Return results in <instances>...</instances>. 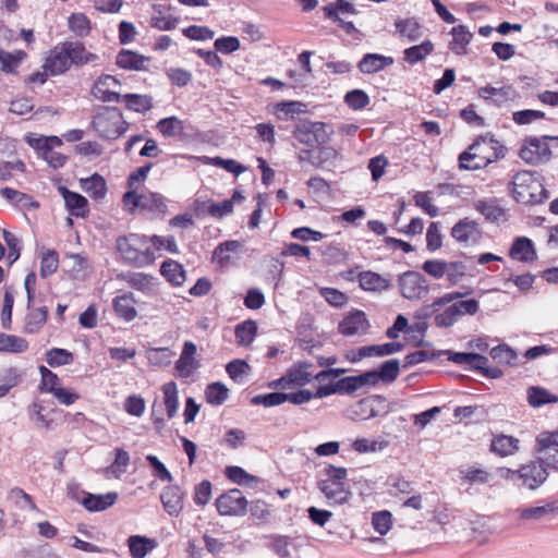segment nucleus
Instances as JSON below:
<instances>
[{
	"instance_id": "nucleus-1",
	"label": "nucleus",
	"mask_w": 558,
	"mask_h": 558,
	"mask_svg": "<svg viewBox=\"0 0 558 558\" xmlns=\"http://www.w3.org/2000/svg\"><path fill=\"white\" fill-rule=\"evenodd\" d=\"M116 248L121 258L134 267L149 266L156 259L146 235L137 233L121 235L116 240Z\"/></svg>"
},
{
	"instance_id": "nucleus-2",
	"label": "nucleus",
	"mask_w": 558,
	"mask_h": 558,
	"mask_svg": "<svg viewBox=\"0 0 558 558\" xmlns=\"http://www.w3.org/2000/svg\"><path fill=\"white\" fill-rule=\"evenodd\" d=\"M511 195L521 204H542L549 197L536 171L522 170L517 172L511 181Z\"/></svg>"
},
{
	"instance_id": "nucleus-3",
	"label": "nucleus",
	"mask_w": 558,
	"mask_h": 558,
	"mask_svg": "<svg viewBox=\"0 0 558 558\" xmlns=\"http://www.w3.org/2000/svg\"><path fill=\"white\" fill-rule=\"evenodd\" d=\"M344 368H328L316 373V398H325L333 393L350 395L362 388L359 375L348 376L333 381L337 377L344 374Z\"/></svg>"
},
{
	"instance_id": "nucleus-4",
	"label": "nucleus",
	"mask_w": 558,
	"mask_h": 558,
	"mask_svg": "<svg viewBox=\"0 0 558 558\" xmlns=\"http://www.w3.org/2000/svg\"><path fill=\"white\" fill-rule=\"evenodd\" d=\"M92 124L99 136L106 140H116L129 129V123L117 107H104L94 117Z\"/></svg>"
},
{
	"instance_id": "nucleus-5",
	"label": "nucleus",
	"mask_w": 558,
	"mask_h": 558,
	"mask_svg": "<svg viewBox=\"0 0 558 558\" xmlns=\"http://www.w3.org/2000/svg\"><path fill=\"white\" fill-rule=\"evenodd\" d=\"M551 138L554 137L549 135L525 137L519 150L520 158L534 166L547 162L551 157L548 145V141Z\"/></svg>"
},
{
	"instance_id": "nucleus-6",
	"label": "nucleus",
	"mask_w": 558,
	"mask_h": 558,
	"mask_svg": "<svg viewBox=\"0 0 558 558\" xmlns=\"http://www.w3.org/2000/svg\"><path fill=\"white\" fill-rule=\"evenodd\" d=\"M507 477H518L527 488H538L548 477L546 462L542 457H539L537 460L522 465L517 471L508 470Z\"/></svg>"
},
{
	"instance_id": "nucleus-7",
	"label": "nucleus",
	"mask_w": 558,
	"mask_h": 558,
	"mask_svg": "<svg viewBox=\"0 0 558 558\" xmlns=\"http://www.w3.org/2000/svg\"><path fill=\"white\" fill-rule=\"evenodd\" d=\"M401 295L408 300H421L428 294L429 286L426 278L418 271L408 270L398 277Z\"/></svg>"
},
{
	"instance_id": "nucleus-8",
	"label": "nucleus",
	"mask_w": 558,
	"mask_h": 558,
	"mask_svg": "<svg viewBox=\"0 0 558 558\" xmlns=\"http://www.w3.org/2000/svg\"><path fill=\"white\" fill-rule=\"evenodd\" d=\"M311 367L312 365L306 362H299L291 366L284 376L271 381L269 387L290 389L304 386L312 379Z\"/></svg>"
},
{
	"instance_id": "nucleus-9",
	"label": "nucleus",
	"mask_w": 558,
	"mask_h": 558,
	"mask_svg": "<svg viewBox=\"0 0 558 558\" xmlns=\"http://www.w3.org/2000/svg\"><path fill=\"white\" fill-rule=\"evenodd\" d=\"M468 148L470 151H475L485 156V158L492 159V163L505 158L507 154V147L490 133L480 135Z\"/></svg>"
},
{
	"instance_id": "nucleus-10",
	"label": "nucleus",
	"mask_w": 558,
	"mask_h": 558,
	"mask_svg": "<svg viewBox=\"0 0 558 558\" xmlns=\"http://www.w3.org/2000/svg\"><path fill=\"white\" fill-rule=\"evenodd\" d=\"M216 507L222 515H241L246 511L247 500L242 490H226L216 499Z\"/></svg>"
},
{
	"instance_id": "nucleus-11",
	"label": "nucleus",
	"mask_w": 558,
	"mask_h": 558,
	"mask_svg": "<svg viewBox=\"0 0 558 558\" xmlns=\"http://www.w3.org/2000/svg\"><path fill=\"white\" fill-rule=\"evenodd\" d=\"M536 451L542 454L547 466L558 470V430L541 433L536 437Z\"/></svg>"
},
{
	"instance_id": "nucleus-12",
	"label": "nucleus",
	"mask_w": 558,
	"mask_h": 558,
	"mask_svg": "<svg viewBox=\"0 0 558 558\" xmlns=\"http://www.w3.org/2000/svg\"><path fill=\"white\" fill-rule=\"evenodd\" d=\"M196 355V344L190 340L185 341L180 357L175 362V369L180 377L189 378L201 367V362Z\"/></svg>"
},
{
	"instance_id": "nucleus-13",
	"label": "nucleus",
	"mask_w": 558,
	"mask_h": 558,
	"mask_svg": "<svg viewBox=\"0 0 558 558\" xmlns=\"http://www.w3.org/2000/svg\"><path fill=\"white\" fill-rule=\"evenodd\" d=\"M294 138L300 143L304 144L306 148L301 149L299 153V159L301 161L312 162L313 159V142H314V122L308 120H301L293 132Z\"/></svg>"
},
{
	"instance_id": "nucleus-14",
	"label": "nucleus",
	"mask_w": 558,
	"mask_h": 558,
	"mask_svg": "<svg viewBox=\"0 0 558 558\" xmlns=\"http://www.w3.org/2000/svg\"><path fill=\"white\" fill-rule=\"evenodd\" d=\"M403 349L404 344L401 342L365 345L352 351V355L349 356V359L351 362L355 363L368 356L391 355L393 353L401 352Z\"/></svg>"
},
{
	"instance_id": "nucleus-15",
	"label": "nucleus",
	"mask_w": 558,
	"mask_h": 558,
	"mask_svg": "<svg viewBox=\"0 0 558 558\" xmlns=\"http://www.w3.org/2000/svg\"><path fill=\"white\" fill-rule=\"evenodd\" d=\"M43 69L47 70L51 76L63 74L71 69L64 41L50 50Z\"/></svg>"
},
{
	"instance_id": "nucleus-16",
	"label": "nucleus",
	"mask_w": 558,
	"mask_h": 558,
	"mask_svg": "<svg viewBox=\"0 0 558 558\" xmlns=\"http://www.w3.org/2000/svg\"><path fill=\"white\" fill-rule=\"evenodd\" d=\"M477 94L480 98L497 107H502L508 101L514 100L517 97V92L511 85H505L499 88L486 85L481 87L477 90Z\"/></svg>"
},
{
	"instance_id": "nucleus-17",
	"label": "nucleus",
	"mask_w": 558,
	"mask_h": 558,
	"mask_svg": "<svg viewBox=\"0 0 558 558\" xmlns=\"http://www.w3.org/2000/svg\"><path fill=\"white\" fill-rule=\"evenodd\" d=\"M120 82L112 75H101L92 87V95L102 102H119L123 95L112 90Z\"/></svg>"
},
{
	"instance_id": "nucleus-18",
	"label": "nucleus",
	"mask_w": 558,
	"mask_h": 558,
	"mask_svg": "<svg viewBox=\"0 0 558 558\" xmlns=\"http://www.w3.org/2000/svg\"><path fill=\"white\" fill-rule=\"evenodd\" d=\"M517 511L521 520L542 522L550 519L558 512V501L550 500L538 506L520 508Z\"/></svg>"
},
{
	"instance_id": "nucleus-19",
	"label": "nucleus",
	"mask_w": 558,
	"mask_h": 558,
	"mask_svg": "<svg viewBox=\"0 0 558 558\" xmlns=\"http://www.w3.org/2000/svg\"><path fill=\"white\" fill-rule=\"evenodd\" d=\"M451 236L459 243H475L482 238V231L475 220L464 218L451 228Z\"/></svg>"
},
{
	"instance_id": "nucleus-20",
	"label": "nucleus",
	"mask_w": 558,
	"mask_h": 558,
	"mask_svg": "<svg viewBox=\"0 0 558 558\" xmlns=\"http://www.w3.org/2000/svg\"><path fill=\"white\" fill-rule=\"evenodd\" d=\"M369 324L366 318V315L363 311H352L350 312L342 322L339 324V331L343 336H355L359 333H364L368 329Z\"/></svg>"
},
{
	"instance_id": "nucleus-21",
	"label": "nucleus",
	"mask_w": 558,
	"mask_h": 558,
	"mask_svg": "<svg viewBox=\"0 0 558 558\" xmlns=\"http://www.w3.org/2000/svg\"><path fill=\"white\" fill-rule=\"evenodd\" d=\"M64 44L71 66H83L99 59L98 54L87 51L81 41H64Z\"/></svg>"
},
{
	"instance_id": "nucleus-22",
	"label": "nucleus",
	"mask_w": 558,
	"mask_h": 558,
	"mask_svg": "<svg viewBox=\"0 0 558 558\" xmlns=\"http://www.w3.org/2000/svg\"><path fill=\"white\" fill-rule=\"evenodd\" d=\"M148 61L149 58L129 49H122L116 58V64L119 68L130 71H146Z\"/></svg>"
},
{
	"instance_id": "nucleus-23",
	"label": "nucleus",
	"mask_w": 558,
	"mask_h": 558,
	"mask_svg": "<svg viewBox=\"0 0 558 558\" xmlns=\"http://www.w3.org/2000/svg\"><path fill=\"white\" fill-rule=\"evenodd\" d=\"M473 207L488 222L495 223L506 219V210L499 205L497 198L476 199L473 202Z\"/></svg>"
},
{
	"instance_id": "nucleus-24",
	"label": "nucleus",
	"mask_w": 558,
	"mask_h": 558,
	"mask_svg": "<svg viewBox=\"0 0 558 558\" xmlns=\"http://www.w3.org/2000/svg\"><path fill=\"white\" fill-rule=\"evenodd\" d=\"M392 57L379 53H366L357 63V69L364 74H374L393 64Z\"/></svg>"
},
{
	"instance_id": "nucleus-25",
	"label": "nucleus",
	"mask_w": 558,
	"mask_h": 558,
	"mask_svg": "<svg viewBox=\"0 0 558 558\" xmlns=\"http://www.w3.org/2000/svg\"><path fill=\"white\" fill-rule=\"evenodd\" d=\"M135 304L136 301L131 292L118 295L112 301L116 315L125 322H131L137 316Z\"/></svg>"
},
{
	"instance_id": "nucleus-26",
	"label": "nucleus",
	"mask_w": 558,
	"mask_h": 558,
	"mask_svg": "<svg viewBox=\"0 0 558 558\" xmlns=\"http://www.w3.org/2000/svg\"><path fill=\"white\" fill-rule=\"evenodd\" d=\"M509 255L523 263L533 262L537 257L532 240L525 236H519L513 241Z\"/></svg>"
},
{
	"instance_id": "nucleus-27",
	"label": "nucleus",
	"mask_w": 558,
	"mask_h": 558,
	"mask_svg": "<svg viewBox=\"0 0 558 558\" xmlns=\"http://www.w3.org/2000/svg\"><path fill=\"white\" fill-rule=\"evenodd\" d=\"M117 499L118 494L116 492L99 495L87 493L82 499V505L87 511L98 512L111 507Z\"/></svg>"
},
{
	"instance_id": "nucleus-28",
	"label": "nucleus",
	"mask_w": 558,
	"mask_h": 558,
	"mask_svg": "<svg viewBox=\"0 0 558 558\" xmlns=\"http://www.w3.org/2000/svg\"><path fill=\"white\" fill-rule=\"evenodd\" d=\"M80 187L93 199L100 201L107 194V183L102 175L94 173L80 180Z\"/></svg>"
},
{
	"instance_id": "nucleus-29",
	"label": "nucleus",
	"mask_w": 558,
	"mask_h": 558,
	"mask_svg": "<svg viewBox=\"0 0 558 558\" xmlns=\"http://www.w3.org/2000/svg\"><path fill=\"white\" fill-rule=\"evenodd\" d=\"M60 192L64 198L69 213L75 217H85L88 213L87 199L83 195L72 192L66 187H60Z\"/></svg>"
},
{
	"instance_id": "nucleus-30",
	"label": "nucleus",
	"mask_w": 558,
	"mask_h": 558,
	"mask_svg": "<svg viewBox=\"0 0 558 558\" xmlns=\"http://www.w3.org/2000/svg\"><path fill=\"white\" fill-rule=\"evenodd\" d=\"M126 543L132 558H145L157 547V542L154 538L142 535H131Z\"/></svg>"
},
{
	"instance_id": "nucleus-31",
	"label": "nucleus",
	"mask_w": 558,
	"mask_h": 558,
	"mask_svg": "<svg viewBox=\"0 0 558 558\" xmlns=\"http://www.w3.org/2000/svg\"><path fill=\"white\" fill-rule=\"evenodd\" d=\"M160 274L174 287L183 286L186 280L183 265L173 259H167L161 264Z\"/></svg>"
},
{
	"instance_id": "nucleus-32",
	"label": "nucleus",
	"mask_w": 558,
	"mask_h": 558,
	"mask_svg": "<svg viewBox=\"0 0 558 558\" xmlns=\"http://www.w3.org/2000/svg\"><path fill=\"white\" fill-rule=\"evenodd\" d=\"M359 284L365 291H386L391 287L389 279L369 270L359 275Z\"/></svg>"
},
{
	"instance_id": "nucleus-33",
	"label": "nucleus",
	"mask_w": 558,
	"mask_h": 558,
	"mask_svg": "<svg viewBox=\"0 0 558 558\" xmlns=\"http://www.w3.org/2000/svg\"><path fill=\"white\" fill-rule=\"evenodd\" d=\"M242 244L236 240H229L219 243L213 252V262L223 268L230 265L231 257L229 253H236Z\"/></svg>"
},
{
	"instance_id": "nucleus-34",
	"label": "nucleus",
	"mask_w": 558,
	"mask_h": 558,
	"mask_svg": "<svg viewBox=\"0 0 558 558\" xmlns=\"http://www.w3.org/2000/svg\"><path fill=\"white\" fill-rule=\"evenodd\" d=\"M452 40L449 44L450 50L458 54H465L466 48L473 37L464 25H458L451 29Z\"/></svg>"
},
{
	"instance_id": "nucleus-35",
	"label": "nucleus",
	"mask_w": 558,
	"mask_h": 558,
	"mask_svg": "<svg viewBox=\"0 0 558 558\" xmlns=\"http://www.w3.org/2000/svg\"><path fill=\"white\" fill-rule=\"evenodd\" d=\"M492 163V159L485 158L475 151L465 149L459 155V168L461 170L475 171L486 168Z\"/></svg>"
},
{
	"instance_id": "nucleus-36",
	"label": "nucleus",
	"mask_w": 558,
	"mask_h": 558,
	"mask_svg": "<svg viewBox=\"0 0 558 558\" xmlns=\"http://www.w3.org/2000/svg\"><path fill=\"white\" fill-rule=\"evenodd\" d=\"M26 142L44 160L54 147L62 145V141L58 136L27 137Z\"/></svg>"
},
{
	"instance_id": "nucleus-37",
	"label": "nucleus",
	"mask_w": 558,
	"mask_h": 558,
	"mask_svg": "<svg viewBox=\"0 0 558 558\" xmlns=\"http://www.w3.org/2000/svg\"><path fill=\"white\" fill-rule=\"evenodd\" d=\"M68 27L76 37L85 38L92 32V21L85 13H71L68 16Z\"/></svg>"
},
{
	"instance_id": "nucleus-38",
	"label": "nucleus",
	"mask_w": 558,
	"mask_h": 558,
	"mask_svg": "<svg viewBox=\"0 0 558 558\" xmlns=\"http://www.w3.org/2000/svg\"><path fill=\"white\" fill-rule=\"evenodd\" d=\"M226 476L239 486H257L262 483L259 477L247 473L243 468L231 465L225 470Z\"/></svg>"
},
{
	"instance_id": "nucleus-39",
	"label": "nucleus",
	"mask_w": 558,
	"mask_h": 558,
	"mask_svg": "<svg viewBox=\"0 0 558 558\" xmlns=\"http://www.w3.org/2000/svg\"><path fill=\"white\" fill-rule=\"evenodd\" d=\"M527 403L532 408H539L549 403H557L558 396L550 393L547 389L539 386H531L527 388Z\"/></svg>"
},
{
	"instance_id": "nucleus-40",
	"label": "nucleus",
	"mask_w": 558,
	"mask_h": 558,
	"mask_svg": "<svg viewBox=\"0 0 558 558\" xmlns=\"http://www.w3.org/2000/svg\"><path fill=\"white\" fill-rule=\"evenodd\" d=\"M490 449L500 457L514 454L519 450V439L507 435L496 436L492 440Z\"/></svg>"
},
{
	"instance_id": "nucleus-41",
	"label": "nucleus",
	"mask_w": 558,
	"mask_h": 558,
	"mask_svg": "<svg viewBox=\"0 0 558 558\" xmlns=\"http://www.w3.org/2000/svg\"><path fill=\"white\" fill-rule=\"evenodd\" d=\"M121 100H123L126 109L138 113H145L154 106L153 98L149 95L125 94Z\"/></svg>"
},
{
	"instance_id": "nucleus-42",
	"label": "nucleus",
	"mask_w": 558,
	"mask_h": 558,
	"mask_svg": "<svg viewBox=\"0 0 558 558\" xmlns=\"http://www.w3.org/2000/svg\"><path fill=\"white\" fill-rule=\"evenodd\" d=\"M434 50V44L426 39L420 45H415L407 48L403 51V59L409 64H416L423 61L428 54H430Z\"/></svg>"
},
{
	"instance_id": "nucleus-43",
	"label": "nucleus",
	"mask_w": 558,
	"mask_h": 558,
	"mask_svg": "<svg viewBox=\"0 0 558 558\" xmlns=\"http://www.w3.org/2000/svg\"><path fill=\"white\" fill-rule=\"evenodd\" d=\"M470 369L480 373L486 378L497 379L504 375V372L499 367H490L488 357L474 353L472 357Z\"/></svg>"
},
{
	"instance_id": "nucleus-44",
	"label": "nucleus",
	"mask_w": 558,
	"mask_h": 558,
	"mask_svg": "<svg viewBox=\"0 0 558 558\" xmlns=\"http://www.w3.org/2000/svg\"><path fill=\"white\" fill-rule=\"evenodd\" d=\"M47 317V306H40L38 308L29 311V313L26 315L24 331L29 335L38 332L41 329V327L46 324Z\"/></svg>"
},
{
	"instance_id": "nucleus-45",
	"label": "nucleus",
	"mask_w": 558,
	"mask_h": 558,
	"mask_svg": "<svg viewBox=\"0 0 558 558\" xmlns=\"http://www.w3.org/2000/svg\"><path fill=\"white\" fill-rule=\"evenodd\" d=\"M183 490H163L160 500L170 515H178L183 509Z\"/></svg>"
},
{
	"instance_id": "nucleus-46",
	"label": "nucleus",
	"mask_w": 558,
	"mask_h": 558,
	"mask_svg": "<svg viewBox=\"0 0 558 558\" xmlns=\"http://www.w3.org/2000/svg\"><path fill=\"white\" fill-rule=\"evenodd\" d=\"M28 349V342L22 337L0 332V352L23 353Z\"/></svg>"
},
{
	"instance_id": "nucleus-47",
	"label": "nucleus",
	"mask_w": 558,
	"mask_h": 558,
	"mask_svg": "<svg viewBox=\"0 0 558 558\" xmlns=\"http://www.w3.org/2000/svg\"><path fill=\"white\" fill-rule=\"evenodd\" d=\"M26 53L22 50L8 52L0 49V70L3 73H16L21 62L25 59Z\"/></svg>"
},
{
	"instance_id": "nucleus-48",
	"label": "nucleus",
	"mask_w": 558,
	"mask_h": 558,
	"mask_svg": "<svg viewBox=\"0 0 558 558\" xmlns=\"http://www.w3.org/2000/svg\"><path fill=\"white\" fill-rule=\"evenodd\" d=\"M256 333L257 325L254 320H245L238 324L234 329L236 343L239 345H250L254 341Z\"/></svg>"
},
{
	"instance_id": "nucleus-49",
	"label": "nucleus",
	"mask_w": 558,
	"mask_h": 558,
	"mask_svg": "<svg viewBox=\"0 0 558 558\" xmlns=\"http://www.w3.org/2000/svg\"><path fill=\"white\" fill-rule=\"evenodd\" d=\"M323 10L326 16L337 22L347 35H351L354 40H361V32L354 26L352 22L344 21L339 16V14H337V8L333 7V3L325 5Z\"/></svg>"
},
{
	"instance_id": "nucleus-50",
	"label": "nucleus",
	"mask_w": 558,
	"mask_h": 558,
	"mask_svg": "<svg viewBox=\"0 0 558 558\" xmlns=\"http://www.w3.org/2000/svg\"><path fill=\"white\" fill-rule=\"evenodd\" d=\"M229 389L220 381L209 384L205 389V399L211 405H221L228 399Z\"/></svg>"
},
{
	"instance_id": "nucleus-51",
	"label": "nucleus",
	"mask_w": 558,
	"mask_h": 558,
	"mask_svg": "<svg viewBox=\"0 0 558 558\" xmlns=\"http://www.w3.org/2000/svg\"><path fill=\"white\" fill-rule=\"evenodd\" d=\"M165 407L169 418L175 416L179 408L178 387L174 381L166 383L162 386Z\"/></svg>"
},
{
	"instance_id": "nucleus-52",
	"label": "nucleus",
	"mask_w": 558,
	"mask_h": 558,
	"mask_svg": "<svg viewBox=\"0 0 558 558\" xmlns=\"http://www.w3.org/2000/svg\"><path fill=\"white\" fill-rule=\"evenodd\" d=\"M157 130L166 137L178 136L184 131V123L178 117L163 118L157 122Z\"/></svg>"
},
{
	"instance_id": "nucleus-53",
	"label": "nucleus",
	"mask_w": 558,
	"mask_h": 558,
	"mask_svg": "<svg viewBox=\"0 0 558 558\" xmlns=\"http://www.w3.org/2000/svg\"><path fill=\"white\" fill-rule=\"evenodd\" d=\"M395 26L398 33L410 41H415L422 36L421 25L414 19L398 20Z\"/></svg>"
},
{
	"instance_id": "nucleus-54",
	"label": "nucleus",
	"mask_w": 558,
	"mask_h": 558,
	"mask_svg": "<svg viewBox=\"0 0 558 558\" xmlns=\"http://www.w3.org/2000/svg\"><path fill=\"white\" fill-rule=\"evenodd\" d=\"M142 208L157 214H166L168 209L167 199L159 193L142 194Z\"/></svg>"
},
{
	"instance_id": "nucleus-55",
	"label": "nucleus",
	"mask_w": 558,
	"mask_h": 558,
	"mask_svg": "<svg viewBox=\"0 0 558 558\" xmlns=\"http://www.w3.org/2000/svg\"><path fill=\"white\" fill-rule=\"evenodd\" d=\"M489 354L494 361L505 365H514L518 359L517 352L507 344L494 347Z\"/></svg>"
},
{
	"instance_id": "nucleus-56",
	"label": "nucleus",
	"mask_w": 558,
	"mask_h": 558,
	"mask_svg": "<svg viewBox=\"0 0 558 558\" xmlns=\"http://www.w3.org/2000/svg\"><path fill=\"white\" fill-rule=\"evenodd\" d=\"M400 373V362L397 359L385 361L380 368L377 371V375L380 381L390 384L395 381Z\"/></svg>"
},
{
	"instance_id": "nucleus-57",
	"label": "nucleus",
	"mask_w": 558,
	"mask_h": 558,
	"mask_svg": "<svg viewBox=\"0 0 558 558\" xmlns=\"http://www.w3.org/2000/svg\"><path fill=\"white\" fill-rule=\"evenodd\" d=\"M372 526L381 536L392 527V514L388 510L376 511L372 514Z\"/></svg>"
},
{
	"instance_id": "nucleus-58",
	"label": "nucleus",
	"mask_w": 558,
	"mask_h": 558,
	"mask_svg": "<svg viewBox=\"0 0 558 558\" xmlns=\"http://www.w3.org/2000/svg\"><path fill=\"white\" fill-rule=\"evenodd\" d=\"M73 360V354L65 349L52 348L46 353V361L51 367L68 365Z\"/></svg>"
},
{
	"instance_id": "nucleus-59",
	"label": "nucleus",
	"mask_w": 558,
	"mask_h": 558,
	"mask_svg": "<svg viewBox=\"0 0 558 558\" xmlns=\"http://www.w3.org/2000/svg\"><path fill=\"white\" fill-rule=\"evenodd\" d=\"M441 356V351H428V350H418L408 354L403 360V367L409 368L416 364L434 361Z\"/></svg>"
},
{
	"instance_id": "nucleus-60",
	"label": "nucleus",
	"mask_w": 558,
	"mask_h": 558,
	"mask_svg": "<svg viewBox=\"0 0 558 558\" xmlns=\"http://www.w3.org/2000/svg\"><path fill=\"white\" fill-rule=\"evenodd\" d=\"M369 96L363 89H352L344 96V102L353 110H362L369 105Z\"/></svg>"
},
{
	"instance_id": "nucleus-61",
	"label": "nucleus",
	"mask_w": 558,
	"mask_h": 558,
	"mask_svg": "<svg viewBox=\"0 0 558 558\" xmlns=\"http://www.w3.org/2000/svg\"><path fill=\"white\" fill-rule=\"evenodd\" d=\"M460 475L463 480H465L469 484H478L483 485L488 483L489 473L476 466H468L465 469H460Z\"/></svg>"
},
{
	"instance_id": "nucleus-62",
	"label": "nucleus",
	"mask_w": 558,
	"mask_h": 558,
	"mask_svg": "<svg viewBox=\"0 0 558 558\" xmlns=\"http://www.w3.org/2000/svg\"><path fill=\"white\" fill-rule=\"evenodd\" d=\"M59 267V255L56 251L49 250L43 254L40 259V276L47 278L54 274Z\"/></svg>"
},
{
	"instance_id": "nucleus-63",
	"label": "nucleus",
	"mask_w": 558,
	"mask_h": 558,
	"mask_svg": "<svg viewBox=\"0 0 558 558\" xmlns=\"http://www.w3.org/2000/svg\"><path fill=\"white\" fill-rule=\"evenodd\" d=\"M41 390L53 395L61 386V379L46 366L39 367Z\"/></svg>"
},
{
	"instance_id": "nucleus-64",
	"label": "nucleus",
	"mask_w": 558,
	"mask_h": 558,
	"mask_svg": "<svg viewBox=\"0 0 558 558\" xmlns=\"http://www.w3.org/2000/svg\"><path fill=\"white\" fill-rule=\"evenodd\" d=\"M314 318L310 313H304L298 323V336L299 339L305 343H311L314 335Z\"/></svg>"
}]
</instances>
